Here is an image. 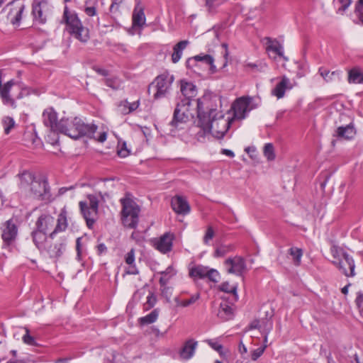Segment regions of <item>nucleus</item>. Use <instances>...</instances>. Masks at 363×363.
<instances>
[{"mask_svg": "<svg viewBox=\"0 0 363 363\" xmlns=\"http://www.w3.org/2000/svg\"><path fill=\"white\" fill-rule=\"evenodd\" d=\"M52 6L49 0H33L32 16L34 23L44 24L51 15Z\"/></svg>", "mask_w": 363, "mask_h": 363, "instance_id": "6e6552de", "label": "nucleus"}, {"mask_svg": "<svg viewBox=\"0 0 363 363\" xmlns=\"http://www.w3.org/2000/svg\"><path fill=\"white\" fill-rule=\"evenodd\" d=\"M348 82L350 84L363 83V73L357 67H354L348 72Z\"/></svg>", "mask_w": 363, "mask_h": 363, "instance_id": "f704fd0d", "label": "nucleus"}, {"mask_svg": "<svg viewBox=\"0 0 363 363\" xmlns=\"http://www.w3.org/2000/svg\"><path fill=\"white\" fill-rule=\"evenodd\" d=\"M97 125L85 123L80 118H62L59 121V128L57 133L65 134L69 138L77 140L82 137L95 139L98 142L104 143L106 140L107 133L104 131L98 136L95 135Z\"/></svg>", "mask_w": 363, "mask_h": 363, "instance_id": "f03ea898", "label": "nucleus"}, {"mask_svg": "<svg viewBox=\"0 0 363 363\" xmlns=\"http://www.w3.org/2000/svg\"><path fill=\"white\" fill-rule=\"evenodd\" d=\"M157 303V297L154 292L149 291V294L147 296V301L143 305V310L148 311L153 308Z\"/></svg>", "mask_w": 363, "mask_h": 363, "instance_id": "a18cd8bd", "label": "nucleus"}, {"mask_svg": "<svg viewBox=\"0 0 363 363\" xmlns=\"http://www.w3.org/2000/svg\"><path fill=\"white\" fill-rule=\"evenodd\" d=\"M180 91L184 98L191 99L196 94V86L191 82L181 81Z\"/></svg>", "mask_w": 363, "mask_h": 363, "instance_id": "7c9ffc66", "label": "nucleus"}, {"mask_svg": "<svg viewBox=\"0 0 363 363\" xmlns=\"http://www.w3.org/2000/svg\"><path fill=\"white\" fill-rule=\"evenodd\" d=\"M291 89H292V85L291 84L289 79L286 76H284L281 78V82H279L273 89L272 93L278 99H281L284 96L286 90Z\"/></svg>", "mask_w": 363, "mask_h": 363, "instance_id": "bb28decb", "label": "nucleus"}, {"mask_svg": "<svg viewBox=\"0 0 363 363\" xmlns=\"http://www.w3.org/2000/svg\"><path fill=\"white\" fill-rule=\"evenodd\" d=\"M87 199L88 201H79V206L87 227L92 229L97 218L99 201L98 198L93 194H89Z\"/></svg>", "mask_w": 363, "mask_h": 363, "instance_id": "423d86ee", "label": "nucleus"}, {"mask_svg": "<svg viewBox=\"0 0 363 363\" xmlns=\"http://www.w3.org/2000/svg\"><path fill=\"white\" fill-rule=\"evenodd\" d=\"M98 0H86L84 4V12L89 16L96 15V6Z\"/></svg>", "mask_w": 363, "mask_h": 363, "instance_id": "79ce46f5", "label": "nucleus"}, {"mask_svg": "<svg viewBox=\"0 0 363 363\" xmlns=\"http://www.w3.org/2000/svg\"><path fill=\"white\" fill-rule=\"evenodd\" d=\"M67 211L65 208H62L58 215L57 219L56 226L52 232L50 233L51 238H55V235L58 233L65 232L68 226Z\"/></svg>", "mask_w": 363, "mask_h": 363, "instance_id": "4be33fe9", "label": "nucleus"}, {"mask_svg": "<svg viewBox=\"0 0 363 363\" xmlns=\"http://www.w3.org/2000/svg\"><path fill=\"white\" fill-rule=\"evenodd\" d=\"M43 121L45 126L49 127L53 132H57L59 121L57 114L52 108L45 109L43 113Z\"/></svg>", "mask_w": 363, "mask_h": 363, "instance_id": "6ab92c4d", "label": "nucleus"}, {"mask_svg": "<svg viewBox=\"0 0 363 363\" xmlns=\"http://www.w3.org/2000/svg\"><path fill=\"white\" fill-rule=\"evenodd\" d=\"M318 73L327 83L333 82L336 77L339 78L340 74V71L330 72V70L324 67L319 68Z\"/></svg>", "mask_w": 363, "mask_h": 363, "instance_id": "c9c22d12", "label": "nucleus"}, {"mask_svg": "<svg viewBox=\"0 0 363 363\" xmlns=\"http://www.w3.org/2000/svg\"><path fill=\"white\" fill-rule=\"evenodd\" d=\"M189 276L194 279H208L210 281L217 283L220 280L219 272L214 269L201 264L196 265L189 269Z\"/></svg>", "mask_w": 363, "mask_h": 363, "instance_id": "f8f14e48", "label": "nucleus"}, {"mask_svg": "<svg viewBox=\"0 0 363 363\" xmlns=\"http://www.w3.org/2000/svg\"><path fill=\"white\" fill-rule=\"evenodd\" d=\"M55 223V218L49 214H43L38 218L35 223L37 230L46 233L53 226Z\"/></svg>", "mask_w": 363, "mask_h": 363, "instance_id": "a878e982", "label": "nucleus"}, {"mask_svg": "<svg viewBox=\"0 0 363 363\" xmlns=\"http://www.w3.org/2000/svg\"><path fill=\"white\" fill-rule=\"evenodd\" d=\"M331 252L335 258L340 257L337 261L333 262L338 267L339 269L346 277H354L355 274V264L353 258L347 252L338 250L335 247H332Z\"/></svg>", "mask_w": 363, "mask_h": 363, "instance_id": "0eeeda50", "label": "nucleus"}, {"mask_svg": "<svg viewBox=\"0 0 363 363\" xmlns=\"http://www.w3.org/2000/svg\"><path fill=\"white\" fill-rule=\"evenodd\" d=\"M174 80L172 74L165 72L155 77L154 81L149 85L147 91L149 94L153 92V99H160L166 97L172 89V85Z\"/></svg>", "mask_w": 363, "mask_h": 363, "instance_id": "39448f33", "label": "nucleus"}, {"mask_svg": "<svg viewBox=\"0 0 363 363\" xmlns=\"http://www.w3.org/2000/svg\"><path fill=\"white\" fill-rule=\"evenodd\" d=\"M107 250V247L104 243H101L97 245V251L99 255H101L104 252H106Z\"/></svg>", "mask_w": 363, "mask_h": 363, "instance_id": "774afa93", "label": "nucleus"}, {"mask_svg": "<svg viewBox=\"0 0 363 363\" xmlns=\"http://www.w3.org/2000/svg\"><path fill=\"white\" fill-rule=\"evenodd\" d=\"M146 18L143 8L138 4L133 12L132 25L133 28H142L145 24Z\"/></svg>", "mask_w": 363, "mask_h": 363, "instance_id": "b1692460", "label": "nucleus"}, {"mask_svg": "<svg viewBox=\"0 0 363 363\" xmlns=\"http://www.w3.org/2000/svg\"><path fill=\"white\" fill-rule=\"evenodd\" d=\"M199 298V294H196L192 295L188 299L179 300L178 298H176L175 301H176L177 306H182V307H187V306L194 303Z\"/></svg>", "mask_w": 363, "mask_h": 363, "instance_id": "49530a36", "label": "nucleus"}, {"mask_svg": "<svg viewBox=\"0 0 363 363\" xmlns=\"http://www.w3.org/2000/svg\"><path fill=\"white\" fill-rule=\"evenodd\" d=\"M125 262L127 264H135V250L131 249L125 257Z\"/></svg>", "mask_w": 363, "mask_h": 363, "instance_id": "bf43d9fd", "label": "nucleus"}, {"mask_svg": "<svg viewBox=\"0 0 363 363\" xmlns=\"http://www.w3.org/2000/svg\"><path fill=\"white\" fill-rule=\"evenodd\" d=\"M355 302L358 307L360 315L363 318V294H358Z\"/></svg>", "mask_w": 363, "mask_h": 363, "instance_id": "13d9d810", "label": "nucleus"}, {"mask_svg": "<svg viewBox=\"0 0 363 363\" xmlns=\"http://www.w3.org/2000/svg\"><path fill=\"white\" fill-rule=\"evenodd\" d=\"M189 44V41L187 40H182L177 43L173 48V53L172 55V61L173 63H177L182 56L183 50Z\"/></svg>", "mask_w": 363, "mask_h": 363, "instance_id": "2f4dec72", "label": "nucleus"}, {"mask_svg": "<svg viewBox=\"0 0 363 363\" xmlns=\"http://www.w3.org/2000/svg\"><path fill=\"white\" fill-rule=\"evenodd\" d=\"M4 131L6 134H9L11 129L14 126L15 122L11 117H6L4 119Z\"/></svg>", "mask_w": 363, "mask_h": 363, "instance_id": "864d4df0", "label": "nucleus"}, {"mask_svg": "<svg viewBox=\"0 0 363 363\" xmlns=\"http://www.w3.org/2000/svg\"><path fill=\"white\" fill-rule=\"evenodd\" d=\"M214 237V230L211 226H208L206 229V233L203 237V242L208 245L209 241Z\"/></svg>", "mask_w": 363, "mask_h": 363, "instance_id": "6e6d98bb", "label": "nucleus"}, {"mask_svg": "<svg viewBox=\"0 0 363 363\" xmlns=\"http://www.w3.org/2000/svg\"><path fill=\"white\" fill-rule=\"evenodd\" d=\"M337 2L340 4L338 7L337 12L343 13L350 6L352 0H338Z\"/></svg>", "mask_w": 363, "mask_h": 363, "instance_id": "5fc2aeb1", "label": "nucleus"}, {"mask_svg": "<svg viewBox=\"0 0 363 363\" xmlns=\"http://www.w3.org/2000/svg\"><path fill=\"white\" fill-rule=\"evenodd\" d=\"M120 202L122 206L121 213L123 225L129 228H135L139 222L140 207L129 195L121 199Z\"/></svg>", "mask_w": 363, "mask_h": 363, "instance_id": "20e7f679", "label": "nucleus"}, {"mask_svg": "<svg viewBox=\"0 0 363 363\" xmlns=\"http://www.w3.org/2000/svg\"><path fill=\"white\" fill-rule=\"evenodd\" d=\"M105 84L113 89H118L121 86V81L117 77L113 78H107L104 80Z\"/></svg>", "mask_w": 363, "mask_h": 363, "instance_id": "09e8293b", "label": "nucleus"}, {"mask_svg": "<svg viewBox=\"0 0 363 363\" xmlns=\"http://www.w3.org/2000/svg\"><path fill=\"white\" fill-rule=\"evenodd\" d=\"M337 136L338 138L347 140L352 138L355 135V130L352 125L349 124L346 126H340L337 129Z\"/></svg>", "mask_w": 363, "mask_h": 363, "instance_id": "473e14b6", "label": "nucleus"}, {"mask_svg": "<svg viewBox=\"0 0 363 363\" xmlns=\"http://www.w3.org/2000/svg\"><path fill=\"white\" fill-rule=\"evenodd\" d=\"M221 107V98L212 92H206L197 99L198 126L203 134L212 133L218 138H223L230 127L232 120L225 117Z\"/></svg>", "mask_w": 363, "mask_h": 363, "instance_id": "f257e3e1", "label": "nucleus"}, {"mask_svg": "<svg viewBox=\"0 0 363 363\" xmlns=\"http://www.w3.org/2000/svg\"><path fill=\"white\" fill-rule=\"evenodd\" d=\"M62 23H65L67 25L68 32L79 41L86 43L89 40L88 28L82 25L75 12L69 11L67 6H65L64 8Z\"/></svg>", "mask_w": 363, "mask_h": 363, "instance_id": "7ed1b4c3", "label": "nucleus"}, {"mask_svg": "<svg viewBox=\"0 0 363 363\" xmlns=\"http://www.w3.org/2000/svg\"><path fill=\"white\" fill-rule=\"evenodd\" d=\"M3 247L11 248L13 247L18 238V228L16 220L11 218L2 223L1 227Z\"/></svg>", "mask_w": 363, "mask_h": 363, "instance_id": "1a4fd4ad", "label": "nucleus"}, {"mask_svg": "<svg viewBox=\"0 0 363 363\" xmlns=\"http://www.w3.org/2000/svg\"><path fill=\"white\" fill-rule=\"evenodd\" d=\"M131 238L135 240L137 242H140L143 240V236L138 231H134L132 233Z\"/></svg>", "mask_w": 363, "mask_h": 363, "instance_id": "338daca9", "label": "nucleus"}, {"mask_svg": "<svg viewBox=\"0 0 363 363\" xmlns=\"http://www.w3.org/2000/svg\"><path fill=\"white\" fill-rule=\"evenodd\" d=\"M266 40V50L267 52H273L280 57H282L285 61L288 60V58L284 55V48L276 39H272L269 37L264 38Z\"/></svg>", "mask_w": 363, "mask_h": 363, "instance_id": "393cba45", "label": "nucleus"}, {"mask_svg": "<svg viewBox=\"0 0 363 363\" xmlns=\"http://www.w3.org/2000/svg\"><path fill=\"white\" fill-rule=\"evenodd\" d=\"M267 65H262V64H255V63H252V62H248L245 65V68L247 69H250V70H255V71H259V72H261L263 70V68L266 67Z\"/></svg>", "mask_w": 363, "mask_h": 363, "instance_id": "4d7b16f0", "label": "nucleus"}, {"mask_svg": "<svg viewBox=\"0 0 363 363\" xmlns=\"http://www.w3.org/2000/svg\"><path fill=\"white\" fill-rule=\"evenodd\" d=\"M219 289L221 291L232 294L233 295V300L237 301L238 300V295L237 294L238 286L230 285L228 281L223 282L219 286Z\"/></svg>", "mask_w": 363, "mask_h": 363, "instance_id": "58836bf2", "label": "nucleus"}, {"mask_svg": "<svg viewBox=\"0 0 363 363\" xmlns=\"http://www.w3.org/2000/svg\"><path fill=\"white\" fill-rule=\"evenodd\" d=\"M190 117L184 113L180 112L179 108H175L173 118L169 123V125L176 129L179 128L180 125L186 123L189 121Z\"/></svg>", "mask_w": 363, "mask_h": 363, "instance_id": "c85d7f7f", "label": "nucleus"}, {"mask_svg": "<svg viewBox=\"0 0 363 363\" xmlns=\"http://www.w3.org/2000/svg\"><path fill=\"white\" fill-rule=\"evenodd\" d=\"M208 344L211 346V348H213L214 350L217 351L220 354H221L223 346L218 342H214L211 340H209L207 341Z\"/></svg>", "mask_w": 363, "mask_h": 363, "instance_id": "0e129e2a", "label": "nucleus"}, {"mask_svg": "<svg viewBox=\"0 0 363 363\" xmlns=\"http://www.w3.org/2000/svg\"><path fill=\"white\" fill-rule=\"evenodd\" d=\"M128 267L125 270V273L128 274L137 275L139 274V270L136 267L135 264H128Z\"/></svg>", "mask_w": 363, "mask_h": 363, "instance_id": "69168bd1", "label": "nucleus"}, {"mask_svg": "<svg viewBox=\"0 0 363 363\" xmlns=\"http://www.w3.org/2000/svg\"><path fill=\"white\" fill-rule=\"evenodd\" d=\"M160 309L155 308L149 314L139 318L138 322L141 325H147L155 323L159 316Z\"/></svg>", "mask_w": 363, "mask_h": 363, "instance_id": "e433bc0d", "label": "nucleus"}, {"mask_svg": "<svg viewBox=\"0 0 363 363\" xmlns=\"http://www.w3.org/2000/svg\"><path fill=\"white\" fill-rule=\"evenodd\" d=\"M191 100L188 98H183L177 104L176 108H179L180 112L186 113L189 117H192L193 115L190 112Z\"/></svg>", "mask_w": 363, "mask_h": 363, "instance_id": "a19ab883", "label": "nucleus"}, {"mask_svg": "<svg viewBox=\"0 0 363 363\" xmlns=\"http://www.w3.org/2000/svg\"><path fill=\"white\" fill-rule=\"evenodd\" d=\"M111 1L112 2L110 6V12L113 14H117L120 13L119 9L121 1H118L117 0H111Z\"/></svg>", "mask_w": 363, "mask_h": 363, "instance_id": "680f3d73", "label": "nucleus"}, {"mask_svg": "<svg viewBox=\"0 0 363 363\" xmlns=\"http://www.w3.org/2000/svg\"><path fill=\"white\" fill-rule=\"evenodd\" d=\"M171 206L173 211L180 215H186L190 211L191 208L187 200L182 196H175L172 199Z\"/></svg>", "mask_w": 363, "mask_h": 363, "instance_id": "a211bd4d", "label": "nucleus"}, {"mask_svg": "<svg viewBox=\"0 0 363 363\" xmlns=\"http://www.w3.org/2000/svg\"><path fill=\"white\" fill-rule=\"evenodd\" d=\"M213 58L211 55L208 54L198 55L194 57L189 58L186 62V66L189 69L192 70L194 72L199 73L201 64H205L210 66L212 72H216V67L213 65Z\"/></svg>", "mask_w": 363, "mask_h": 363, "instance_id": "ddd939ff", "label": "nucleus"}, {"mask_svg": "<svg viewBox=\"0 0 363 363\" xmlns=\"http://www.w3.org/2000/svg\"><path fill=\"white\" fill-rule=\"evenodd\" d=\"M159 283L161 286H165L169 280L176 274V271L172 266H169L164 271L161 272Z\"/></svg>", "mask_w": 363, "mask_h": 363, "instance_id": "4c0bfd02", "label": "nucleus"}, {"mask_svg": "<svg viewBox=\"0 0 363 363\" xmlns=\"http://www.w3.org/2000/svg\"><path fill=\"white\" fill-rule=\"evenodd\" d=\"M232 250L231 246L222 245L217 247L214 252L215 257H221L225 256L228 252Z\"/></svg>", "mask_w": 363, "mask_h": 363, "instance_id": "8fccbe9b", "label": "nucleus"}, {"mask_svg": "<svg viewBox=\"0 0 363 363\" xmlns=\"http://www.w3.org/2000/svg\"><path fill=\"white\" fill-rule=\"evenodd\" d=\"M24 140L27 143L26 145L37 146L40 143V140L37 137L34 132H27L24 134Z\"/></svg>", "mask_w": 363, "mask_h": 363, "instance_id": "c03bdc74", "label": "nucleus"}, {"mask_svg": "<svg viewBox=\"0 0 363 363\" xmlns=\"http://www.w3.org/2000/svg\"><path fill=\"white\" fill-rule=\"evenodd\" d=\"M198 346V342L194 339L186 340L179 352L182 359L189 360L193 357Z\"/></svg>", "mask_w": 363, "mask_h": 363, "instance_id": "412c9836", "label": "nucleus"}, {"mask_svg": "<svg viewBox=\"0 0 363 363\" xmlns=\"http://www.w3.org/2000/svg\"><path fill=\"white\" fill-rule=\"evenodd\" d=\"M225 264L230 266L228 269V273L235 274L241 276L246 269L245 259L241 257H235L234 258H228L225 260Z\"/></svg>", "mask_w": 363, "mask_h": 363, "instance_id": "f3484780", "label": "nucleus"}, {"mask_svg": "<svg viewBox=\"0 0 363 363\" xmlns=\"http://www.w3.org/2000/svg\"><path fill=\"white\" fill-rule=\"evenodd\" d=\"M355 11L358 13L360 21L363 24V0H359L356 4Z\"/></svg>", "mask_w": 363, "mask_h": 363, "instance_id": "e2e57ef3", "label": "nucleus"}, {"mask_svg": "<svg viewBox=\"0 0 363 363\" xmlns=\"http://www.w3.org/2000/svg\"><path fill=\"white\" fill-rule=\"evenodd\" d=\"M30 191L35 198L40 201H50L51 199L50 188L47 179L44 177L36 178L32 183Z\"/></svg>", "mask_w": 363, "mask_h": 363, "instance_id": "9d476101", "label": "nucleus"}, {"mask_svg": "<svg viewBox=\"0 0 363 363\" xmlns=\"http://www.w3.org/2000/svg\"><path fill=\"white\" fill-rule=\"evenodd\" d=\"M264 155L267 157V160L272 161L275 159V153L274 146L272 143H267L264 147Z\"/></svg>", "mask_w": 363, "mask_h": 363, "instance_id": "de8ad7c7", "label": "nucleus"}, {"mask_svg": "<svg viewBox=\"0 0 363 363\" xmlns=\"http://www.w3.org/2000/svg\"><path fill=\"white\" fill-rule=\"evenodd\" d=\"M253 98L251 96H243L235 100L232 106L233 110V117L230 118L242 120L246 117L247 113L252 109L256 108L257 106H252Z\"/></svg>", "mask_w": 363, "mask_h": 363, "instance_id": "9b49d317", "label": "nucleus"}, {"mask_svg": "<svg viewBox=\"0 0 363 363\" xmlns=\"http://www.w3.org/2000/svg\"><path fill=\"white\" fill-rule=\"evenodd\" d=\"M26 334L23 336L22 340L23 342L30 346H35L37 345L35 338L30 335V330L28 328H25Z\"/></svg>", "mask_w": 363, "mask_h": 363, "instance_id": "3c124183", "label": "nucleus"}, {"mask_svg": "<svg viewBox=\"0 0 363 363\" xmlns=\"http://www.w3.org/2000/svg\"><path fill=\"white\" fill-rule=\"evenodd\" d=\"M66 245L67 242L65 238L54 241V238L50 237V240H48L45 247L41 253H46L52 259H58L65 251Z\"/></svg>", "mask_w": 363, "mask_h": 363, "instance_id": "4468645a", "label": "nucleus"}, {"mask_svg": "<svg viewBox=\"0 0 363 363\" xmlns=\"http://www.w3.org/2000/svg\"><path fill=\"white\" fill-rule=\"evenodd\" d=\"M1 72L0 71V97L3 104L13 108L16 107L15 100L11 96L10 91L14 84L13 80H10L2 85Z\"/></svg>", "mask_w": 363, "mask_h": 363, "instance_id": "dca6fc26", "label": "nucleus"}, {"mask_svg": "<svg viewBox=\"0 0 363 363\" xmlns=\"http://www.w3.org/2000/svg\"><path fill=\"white\" fill-rule=\"evenodd\" d=\"M267 348V345H264L252 352L251 358L253 361H256L259 357H260L264 353L265 349Z\"/></svg>", "mask_w": 363, "mask_h": 363, "instance_id": "603ef678", "label": "nucleus"}, {"mask_svg": "<svg viewBox=\"0 0 363 363\" xmlns=\"http://www.w3.org/2000/svg\"><path fill=\"white\" fill-rule=\"evenodd\" d=\"M289 254L292 257L296 266H299L303 256V250L301 248L292 247L289 250Z\"/></svg>", "mask_w": 363, "mask_h": 363, "instance_id": "37998d69", "label": "nucleus"}, {"mask_svg": "<svg viewBox=\"0 0 363 363\" xmlns=\"http://www.w3.org/2000/svg\"><path fill=\"white\" fill-rule=\"evenodd\" d=\"M226 0H206V7L207 11L211 15H214L218 12V7Z\"/></svg>", "mask_w": 363, "mask_h": 363, "instance_id": "ea45409f", "label": "nucleus"}, {"mask_svg": "<svg viewBox=\"0 0 363 363\" xmlns=\"http://www.w3.org/2000/svg\"><path fill=\"white\" fill-rule=\"evenodd\" d=\"M174 235L172 233L167 232L154 241V247L162 254L172 251Z\"/></svg>", "mask_w": 363, "mask_h": 363, "instance_id": "2eb2a0df", "label": "nucleus"}, {"mask_svg": "<svg viewBox=\"0 0 363 363\" xmlns=\"http://www.w3.org/2000/svg\"><path fill=\"white\" fill-rule=\"evenodd\" d=\"M31 236L35 247L40 252H43V249L45 247L48 240H50V235L47 236L46 233L35 229L32 232Z\"/></svg>", "mask_w": 363, "mask_h": 363, "instance_id": "5701e85b", "label": "nucleus"}, {"mask_svg": "<svg viewBox=\"0 0 363 363\" xmlns=\"http://www.w3.org/2000/svg\"><path fill=\"white\" fill-rule=\"evenodd\" d=\"M139 101L133 103L128 102L127 100L121 101L118 105L117 111L123 115H127L135 111L139 106Z\"/></svg>", "mask_w": 363, "mask_h": 363, "instance_id": "c756f323", "label": "nucleus"}, {"mask_svg": "<svg viewBox=\"0 0 363 363\" xmlns=\"http://www.w3.org/2000/svg\"><path fill=\"white\" fill-rule=\"evenodd\" d=\"M19 185L21 188L26 189L28 186H30V188L32 186V183L34 182L37 177H35L33 173L28 171H24L23 173L19 174Z\"/></svg>", "mask_w": 363, "mask_h": 363, "instance_id": "72a5a7b5", "label": "nucleus"}, {"mask_svg": "<svg viewBox=\"0 0 363 363\" xmlns=\"http://www.w3.org/2000/svg\"><path fill=\"white\" fill-rule=\"evenodd\" d=\"M118 155L121 157H125L129 155V150H128L125 142L121 145H119Z\"/></svg>", "mask_w": 363, "mask_h": 363, "instance_id": "052dcab7", "label": "nucleus"}, {"mask_svg": "<svg viewBox=\"0 0 363 363\" xmlns=\"http://www.w3.org/2000/svg\"><path fill=\"white\" fill-rule=\"evenodd\" d=\"M234 316V310L231 306L227 301H223L220 303L218 317L223 321H227L233 319Z\"/></svg>", "mask_w": 363, "mask_h": 363, "instance_id": "cd10ccee", "label": "nucleus"}, {"mask_svg": "<svg viewBox=\"0 0 363 363\" xmlns=\"http://www.w3.org/2000/svg\"><path fill=\"white\" fill-rule=\"evenodd\" d=\"M10 5L13 6L9 13L11 21L13 25L19 24L22 18L25 5L21 0H14L10 3Z\"/></svg>", "mask_w": 363, "mask_h": 363, "instance_id": "aec40b11", "label": "nucleus"}]
</instances>
